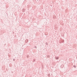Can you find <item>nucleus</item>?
Returning <instances> with one entry per match:
<instances>
[{
    "mask_svg": "<svg viewBox=\"0 0 77 77\" xmlns=\"http://www.w3.org/2000/svg\"><path fill=\"white\" fill-rule=\"evenodd\" d=\"M61 68H63V67H64V65H62L61 66Z\"/></svg>",
    "mask_w": 77,
    "mask_h": 77,
    "instance_id": "nucleus-1",
    "label": "nucleus"
},
{
    "mask_svg": "<svg viewBox=\"0 0 77 77\" xmlns=\"http://www.w3.org/2000/svg\"><path fill=\"white\" fill-rule=\"evenodd\" d=\"M55 59H56L57 60V59H59V57H55Z\"/></svg>",
    "mask_w": 77,
    "mask_h": 77,
    "instance_id": "nucleus-2",
    "label": "nucleus"
},
{
    "mask_svg": "<svg viewBox=\"0 0 77 77\" xmlns=\"http://www.w3.org/2000/svg\"><path fill=\"white\" fill-rule=\"evenodd\" d=\"M28 58H29V55H27V56H26Z\"/></svg>",
    "mask_w": 77,
    "mask_h": 77,
    "instance_id": "nucleus-3",
    "label": "nucleus"
},
{
    "mask_svg": "<svg viewBox=\"0 0 77 77\" xmlns=\"http://www.w3.org/2000/svg\"><path fill=\"white\" fill-rule=\"evenodd\" d=\"M47 57H50V55H48Z\"/></svg>",
    "mask_w": 77,
    "mask_h": 77,
    "instance_id": "nucleus-4",
    "label": "nucleus"
},
{
    "mask_svg": "<svg viewBox=\"0 0 77 77\" xmlns=\"http://www.w3.org/2000/svg\"><path fill=\"white\" fill-rule=\"evenodd\" d=\"M74 68H76V66H74Z\"/></svg>",
    "mask_w": 77,
    "mask_h": 77,
    "instance_id": "nucleus-5",
    "label": "nucleus"
},
{
    "mask_svg": "<svg viewBox=\"0 0 77 77\" xmlns=\"http://www.w3.org/2000/svg\"><path fill=\"white\" fill-rule=\"evenodd\" d=\"M46 45H48V43H47V42H46Z\"/></svg>",
    "mask_w": 77,
    "mask_h": 77,
    "instance_id": "nucleus-6",
    "label": "nucleus"
},
{
    "mask_svg": "<svg viewBox=\"0 0 77 77\" xmlns=\"http://www.w3.org/2000/svg\"><path fill=\"white\" fill-rule=\"evenodd\" d=\"M13 60L14 61H15V59H13Z\"/></svg>",
    "mask_w": 77,
    "mask_h": 77,
    "instance_id": "nucleus-7",
    "label": "nucleus"
},
{
    "mask_svg": "<svg viewBox=\"0 0 77 77\" xmlns=\"http://www.w3.org/2000/svg\"><path fill=\"white\" fill-rule=\"evenodd\" d=\"M35 48H36V46H35Z\"/></svg>",
    "mask_w": 77,
    "mask_h": 77,
    "instance_id": "nucleus-8",
    "label": "nucleus"
},
{
    "mask_svg": "<svg viewBox=\"0 0 77 77\" xmlns=\"http://www.w3.org/2000/svg\"><path fill=\"white\" fill-rule=\"evenodd\" d=\"M34 61H35V60H34Z\"/></svg>",
    "mask_w": 77,
    "mask_h": 77,
    "instance_id": "nucleus-9",
    "label": "nucleus"
}]
</instances>
